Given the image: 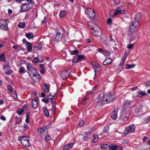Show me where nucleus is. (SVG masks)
<instances>
[{
    "instance_id": "42",
    "label": "nucleus",
    "mask_w": 150,
    "mask_h": 150,
    "mask_svg": "<svg viewBox=\"0 0 150 150\" xmlns=\"http://www.w3.org/2000/svg\"><path fill=\"white\" fill-rule=\"evenodd\" d=\"M48 97L49 99H50L52 102H53V100L54 98V95H52L50 93L48 95Z\"/></svg>"
},
{
    "instance_id": "58",
    "label": "nucleus",
    "mask_w": 150,
    "mask_h": 150,
    "mask_svg": "<svg viewBox=\"0 0 150 150\" xmlns=\"http://www.w3.org/2000/svg\"><path fill=\"white\" fill-rule=\"evenodd\" d=\"M13 71L12 70L9 71H7L5 72V74L7 75H9L11 74L12 73Z\"/></svg>"
},
{
    "instance_id": "17",
    "label": "nucleus",
    "mask_w": 150,
    "mask_h": 150,
    "mask_svg": "<svg viewBox=\"0 0 150 150\" xmlns=\"http://www.w3.org/2000/svg\"><path fill=\"white\" fill-rule=\"evenodd\" d=\"M125 12V11L124 10H121L120 7H118L115 10V11L114 15V16H116L119 14H124Z\"/></svg>"
},
{
    "instance_id": "6",
    "label": "nucleus",
    "mask_w": 150,
    "mask_h": 150,
    "mask_svg": "<svg viewBox=\"0 0 150 150\" xmlns=\"http://www.w3.org/2000/svg\"><path fill=\"white\" fill-rule=\"evenodd\" d=\"M8 20L3 19L0 20V28L4 30H7L8 29L7 22Z\"/></svg>"
},
{
    "instance_id": "23",
    "label": "nucleus",
    "mask_w": 150,
    "mask_h": 150,
    "mask_svg": "<svg viewBox=\"0 0 150 150\" xmlns=\"http://www.w3.org/2000/svg\"><path fill=\"white\" fill-rule=\"evenodd\" d=\"M109 41L110 43L112 45H115L116 46L117 45V44L116 43V42L112 38V36H109Z\"/></svg>"
},
{
    "instance_id": "37",
    "label": "nucleus",
    "mask_w": 150,
    "mask_h": 150,
    "mask_svg": "<svg viewBox=\"0 0 150 150\" xmlns=\"http://www.w3.org/2000/svg\"><path fill=\"white\" fill-rule=\"evenodd\" d=\"M98 139V136L97 134H95L93 136V139L92 140L93 142L95 143L97 142Z\"/></svg>"
},
{
    "instance_id": "52",
    "label": "nucleus",
    "mask_w": 150,
    "mask_h": 150,
    "mask_svg": "<svg viewBox=\"0 0 150 150\" xmlns=\"http://www.w3.org/2000/svg\"><path fill=\"white\" fill-rule=\"evenodd\" d=\"M42 101L46 103V104H48L49 103V100L48 99L46 98H45L43 99H42Z\"/></svg>"
},
{
    "instance_id": "45",
    "label": "nucleus",
    "mask_w": 150,
    "mask_h": 150,
    "mask_svg": "<svg viewBox=\"0 0 150 150\" xmlns=\"http://www.w3.org/2000/svg\"><path fill=\"white\" fill-rule=\"evenodd\" d=\"M82 135L83 136V139L86 140L88 135V133L86 132H83L82 134Z\"/></svg>"
},
{
    "instance_id": "22",
    "label": "nucleus",
    "mask_w": 150,
    "mask_h": 150,
    "mask_svg": "<svg viewBox=\"0 0 150 150\" xmlns=\"http://www.w3.org/2000/svg\"><path fill=\"white\" fill-rule=\"evenodd\" d=\"M44 92L45 93H47L49 92L50 86L47 84H45L44 87Z\"/></svg>"
},
{
    "instance_id": "41",
    "label": "nucleus",
    "mask_w": 150,
    "mask_h": 150,
    "mask_svg": "<svg viewBox=\"0 0 150 150\" xmlns=\"http://www.w3.org/2000/svg\"><path fill=\"white\" fill-rule=\"evenodd\" d=\"M26 37L29 39H31L33 37L32 33H28L25 34Z\"/></svg>"
},
{
    "instance_id": "46",
    "label": "nucleus",
    "mask_w": 150,
    "mask_h": 150,
    "mask_svg": "<svg viewBox=\"0 0 150 150\" xmlns=\"http://www.w3.org/2000/svg\"><path fill=\"white\" fill-rule=\"evenodd\" d=\"M109 127L108 126H105L104 127L103 130V133H107L109 131Z\"/></svg>"
},
{
    "instance_id": "61",
    "label": "nucleus",
    "mask_w": 150,
    "mask_h": 150,
    "mask_svg": "<svg viewBox=\"0 0 150 150\" xmlns=\"http://www.w3.org/2000/svg\"><path fill=\"white\" fill-rule=\"evenodd\" d=\"M145 84L146 86H150V81H148L145 83Z\"/></svg>"
},
{
    "instance_id": "33",
    "label": "nucleus",
    "mask_w": 150,
    "mask_h": 150,
    "mask_svg": "<svg viewBox=\"0 0 150 150\" xmlns=\"http://www.w3.org/2000/svg\"><path fill=\"white\" fill-rule=\"evenodd\" d=\"M135 66V65L133 64H132L131 65L127 64L126 65V69H130L134 68Z\"/></svg>"
},
{
    "instance_id": "4",
    "label": "nucleus",
    "mask_w": 150,
    "mask_h": 150,
    "mask_svg": "<svg viewBox=\"0 0 150 150\" xmlns=\"http://www.w3.org/2000/svg\"><path fill=\"white\" fill-rule=\"evenodd\" d=\"M18 139L23 145L25 146H30L29 140L26 137L21 136L18 138Z\"/></svg>"
},
{
    "instance_id": "50",
    "label": "nucleus",
    "mask_w": 150,
    "mask_h": 150,
    "mask_svg": "<svg viewBox=\"0 0 150 150\" xmlns=\"http://www.w3.org/2000/svg\"><path fill=\"white\" fill-rule=\"evenodd\" d=\"M150 122V121L149 120V117L146 118H145L144 123H148Z\"/></svg>"
},
{
    "instance_id": "38",
    "label": "nucleus",
    "mask_w": 150,
    "mask_h": 150,
    "mask_svg": "<svg viewBox=\"0 0 150 150\" xmlns=\"http://www.w3.org/2000/svg\"><path fill=\"white\" fill-rule=\"evenodd\" d=\"M66 14V12L65 11H61L59 15V17L61 18H62L64 17Z\"/></svg>"
},
{
    "instance_id": "1",
    "label": "nucleus",
    "mask_w": 150,
    "mask_h": 150,
    "mask_svg": "<svg viewBox=\"0 0 150 150\" xmlns=\"http://www.w3.org/2000/svg\"><path fill=\"white\" fill-rule=\"evenodd\" d=\"M115 99V96L113 94L108 93L105 95L102 93L99 94L98 98L97 100V105L102 106L103 104L112 102Z\"/></svg>"
},
{
    "instance_id": "25",
    "label": "nucleus",
    "mask_w": 150,
    "mask_h": 150,
    "mask_svg": "<svg viewBox=\"0 0 150 150\" xmlns=\"http://www.w3.org/2000/svg\"><path fill=\"white\" fill-rule=\"evenodd\" d=\"M74 144H69L65 145L64 147L63 150H68L69 148H72Z\"/></svg>"
},
{
    "instance_id": "59",
    "label": "nucleus",
    "mask_w": 150,
    "mask_h": 150,
    "mask_svg": "<svg viewBox=\"0 0 150 150\" xmlns=\"http://www.w3.org/2000/svg\"><path fill=\"white\" fill-rule=\"evenodd\" d=\"M0 119L1 120L4 121H5L6 120V118L3 115H1V116Z\"/></svg>"
},
{
    "instance_id": "9",
    "label": "nucleus",
    "mask_w": 150,
    "mask_h": 150,
    "mask_svg": "<svg viewBox=\"0 0 150 150\" xmlns=\"http://www.w3.org/2000/svg\"><path fill=\"white\" fill-rule=\"evenodd\" d=\"M71 68H70L67 70H63L61 75V77L63 79H64L68 77L71 71Z\"/></svg>"
},
{
    "instance_id": "32",
    "label": "nucleus",
    "mask_w": 150,
    "mask_h": 150,
    "mask_svg": "<svg viewBox=\"0 0 150 150\" xmlns=\"http://www.w3.org/2000/svg\"><path fill=\"white\" fill-rule=\"evenodd\" d=\"M25 23L20 22L18 25V27L20 28H24L25 27Z\"/></svg>"
},
{
    "instance_id": "57",
    "label": "nucleus",
    "mask_w": 150,
    "mask_h": 150,
    "mask_svg": "<svg viewBox=\"0 0 150 150\" xmlns=\"http://www.w3.org/2000/svg\"><path fill=\"white\" fill-rule=\"evenodd\" d=\"M112 22V20L111 18H109L107 21V23L108 24H110Z\"/></svg>"
},
{
    "instance_id": "11",
    "label": "nucleus",
    "mask_w": 150,
    "mask_h": 150,
    "mask_svg": "<svg viewBox=\"0 0 150 150\" xmlns=\"http://www.w3.org/2000/svg\"><path fill=\"white\" fill-rule=\"evenodd\" d=\"M135 129V126L133 125H131L129 127L125 129L124 134L127 135L129 132H131L134 131Z\"/></svg>"
},
{
    "instance_id": "56",
    "label": "nucleus",
    "mask_w": 150,
    "mask_h": 150,
    "mask_svg": "<svg viewBox=\"0 0 150 150\" xmlns=\"http://www.w3.org/2000/svg\"><path fill=\"white\" fill-rule=\"evenodd\" d=\"M84 125V122L83 120H81L79 122V126L81 127L83 126Z\"/></svg>"
},
{
    "instance_id": "60",
    "label": "nucleus",
    "mask_w": 150,
    "mask_h": 150,
    "mask_svg": "<svg viewBox=\"0 0 150 150\" xmlns=\"http://www.w3.org/2000/svg\"><path fill=\"white\" fill-rule=\"evenodd\" d=\"M133 46V44H130L127 45V47L128 49H130L132 48Z\"/></svg>"
},
{
    "instance_id": "24",
    "label": "nucleus",
    "mask_w": 150,
    "mask_h": 150,
    "mask_svg": "<svg viewBox=\"0 0 150 150\" xmlns=\"http://www.w3.org/2000/svg\"><path fill=\"white\" fill-rule=\"evenodd\" d=\"M120 118L123 121L125 122L128 120V117L122 113L120 115Z\"/></svg>"
},
{
    "instance_id": "43",
    "label": "nucleus",
    "mask_w": 150,
    "mask_h": 150,
    "mask_svg": "<svg viewBox=\"0 0 150 150\" xmlns=\"http://www.w3.org/2000/svg\"><path fill=\"white\" fill-rule=\"evenodd\" d=\"M24 112V110L22 109H19L17 110V113L19 115H21Z\"/></svg>"
},
{
    "instance_id": "20",
    "label": "nucleus",
    "mask_w": 150,
    "mask_h": 150,
    "mask_svg": "<svg viewBox=\"0 0 150 150\" xmlns=\"http://www.w3.org/2000/svg\"><path fill=\"white\" fill-rule=\"evenodd\" d=\"M126 57L127 56L125 54L124 57L122 58V60L118 65L120 68H122L123 66L124 63L125 62Z\"/></svg>"
},
{
    "instance_id": "53",
    "label": "nucleus",
    "mask_w": 150,
    "mask_h": 150,
    "mask_svg": "<svg viewBox=\"0 0 150 150\" xmlns=\"http://www.w3.org/2000/svg\"><path fill=\"white\" fill-rule=\"evenodd\" d=\"M107 146H108V144H102L100 145V146L101 148L103 149H105L107 148Z\"/></svg>"
},
{
    "instance_id": "14",
    "label": "nucleus",
    "mask_w": 150,
    "mask_h": 150,
    "mask_svg": "<svg viewBox=\"0 0 150 150\" xmlns=\"http://www.w3.org/2000/svg\"><path fill=\"white\" fill-rule=\"evenodd\" d=\"M87 24L89 29H91V30H93L95 29H99V26L95 24L94 23L91 21L87 23Z\"/></svg>"
},
{
    "instance_id": "8",
    "label": "nucleus",
    "mask_w": 150,
    "mask_h": 150,
    "mask_svg": "<svg viewBox=\"0 0 150 150\" xmlns=\"http://www.w3.org/2000/svg\"><path fill=\"white\" fill-rule=\"evenodd\" d=\"M31 9L30 4L25 3L23 4L21 6V11L23 12H27Z\"/></svg>"
},
{
    "instance_id": "47",
    "label": "nucleus",
    "mask_w": 150,
    "mask_h": 150,
    "mask_svg": "<svg viewBox=\"0 0 150 150\" xmlns=\"http://www.w3.org/2000/svg\"><path fill=\"white\" fill-rule=\"evenodd\" d=\"M78 50H76L74 51H72L70 53V54L71 55H75V54H78Z\"/></svg>"
},
{
    "instance_id": "18",
    "label": "nucleus",
    "mask_w": 150,
    "mask_h": 150,
    "mask_svg": "<svg viewBox=\"0 0 150 150\" xmlns=\"http://www.w3.org/2000/svg\"><path fill=\"white\" fill-rule=\"evenodd\" d=\"M26 48L28 52H31L32 50V45L30 42H27L26 44Z\"/></svg>"
},
{
    "instance_id": "48",
    "label": "nucleus",
    "mask_w": 150,
    "mask_h": 150,
    "mask_svg": "<svg viewBox=\"0 0 150 150\" xmlns=\"http://www.w3.org/2000/svg\"><path fill=\"white\" fill-rule=\"evenodd\" d=\"M40 60L38 57H36L33 60V63H37L39 62Z\"/></svg>"
},
{
    "instance_id": "2",
    "label": "nucleus",
    "mask_w": 150,
    "mask_h": 150,
    "mask_svg": "<svg viewBox=\"0 0 150 150\" xmlns=\"http://www.w3.org/2000/svg\"><path fill=\"white\" fill-rule=\"evenodd\" d=\"M138 24L136 23L133 21L131 22L129 28V31L128 35L130 37H134L135 36V30Z\"/></svg>"
},
{
    "instance_id": "16",
    "label": "nucleus",
    "mask_w": 150,
    "mask_h": 150,
    "mask_svg": "<svg viewBox=\"0 0 150 150\" xmlns=\"http://www.w3.org/2000/svg\"><path fill=\"white\" fill-rule=\"evenodd\" d=\"M37 100L38 98L36 97L32 101L31 107L34 109H35L38 106V104Z\"/></svg>"
},
{
    "instance_id": "3",
    "label": "nucleus",
    "mask_w": 150,
    "mask_h": 150,
    "mask_svg": "<svg viewBox=\"0 0 150 150\" xmlns=\"http://www.w3.org/2000/svg\"><path fill=\"white\" fill-rule=\"evenodd\" d=\"M64 33V31L62 28L58 29L57 33L54 36V40L56 41H60L61 40Z\"/></svg>"
},
{
    "instance_id": "21",
    "label": "nucleus",
    "mask_w": 150,
    "mask_h": 150,
    "mask_svg": "<svg viewBox=\"0 0 150 150\" xmlns=\"http://www.w3.org/2000/svg\"><path fill=\"white\" fill-rule=\"evenodd\" d=\"M112 60L110 58L106 59L103 62V64L104 65H107L110 64L112 63Z\"/></svg>"
},
{
    "instance_id": "30",
    "label": "nucleus",
    "mask_w": 150,
    "mask_h": 150,
    "mask_svg": "<svg viewBox=\"0 0 150 150\" xmlns=\"http://www.w3.org/2000/svg\"><path fill=\"white\" fill-rule=\"evenodd\" d=\"M84 57L85 56L84 55H79L77 57L78 60L74 62V60H73V62H75V63H77L78 61L81 60L82 59H83Z\"/></svg>"
},
{
    "instance_id": "51",
    "label": "nucleus",
    "mask_w": 150,
    "mask_h": 150,
    "mask_svg": "<svg viewBox=\"0 0 150 150\" xmlns=\"http://www.w3.org/2000/svg\"><path fill=\"white\" fill-rule=\"evenodd\" d=\"M45 141L47 142L49 140H50L51 139V137L50 136L47 135L45 137Z\"/></svg>"
},
{
    "instance_id": "54",
    "label": "nucleus",
    "mask_w": 150,
    "mask_h": 150,
    "mask_svg": "<svg viewBox=\"0 0 150 150\" xmlns=\"http://www.w3.org/2000/svg\"><path fill=\"white\" fill-rule=\"evenodd\" d=\"M103 54L105 56H108L110 55V52L108 51H105L103 52Z\"/></svg>"
},
{
    "instance_id": "28",
    "label": "nucleus",
    "mask_w": 150,
    "mask_h": 150,
    "mask_svg": "<svg viewBox=\"0 0 150 150\" xmlns=\"http://www.w3.org/2000/svg\"><path fill=\"white\" fill-rule=\"evenodd\" d=\"M43 111L44 115L46 117H49V111L45 108L44 107L43 108Z\"/></svg>"
},
{
    "instance_id": "27",
    "label": "nucleus",
    "mask_w": 150,
    "mask_h": 150,
    "mask_svg": "<svg viewBox=\"0 0 150 150\" xmlns=\"http://www.w3.org/2000/svg\"><path fill=\"white\" fill-rule=\"evenodd\" d=\"M117 146L115 145H111L108 146V149L109 150H116Z\"/></svg>"
},
{
    "instance_id": "39",
    "label": "nucleus",
    "mask_w": 150,
    "mask_h": 150,
    "mask_svg": "<svg viewBox=\"0 0 150 150\" xmlns=\"http://www.w3.org/2000/svg\"><path fill=\"white\" fill-rule=\"evenodd\" d=\"M5 60V55L4 54H2L0 55V61L1 62H4Z\"/></svg>"
},
{
    "instance_id": "10",
    "label": "nucleus",
    "mask_w": 150,
    "mask_h": 150,
    "mask_svg": "<svg viewBox=\"0 0 150 150\" xmlns=\"http://www.w3.org/2000/svg\"><path fill=\"white\" fill-rule=\"evenodd\" d=\"M47 129L45 127H40L38 129V132L39 134L40 137H42L47 133Z\"/></svg>"
},
{
    "instance_id": "31",
    "label": "nucleus",
    "mask_w": 150,
    "mask_h": 150,
    "mask_svg": "<svg viewBox=\"0 0 150 150\" xmlns=\"http://www.w3.org/2000/svg\"><path fill=\"white\" fill-rule=\"evenodd\" d=\"M32 75L35 77H36V78L38 79H40L41 77L40 75L38 72V71L37 70L36 72L35 71L34 73H33Z\"/></svg>"
},
{
    "instance_id": "5",
    "label": "nucleus",
    "mask_w": 150,
    "mask_h": 150,
    "mask_svg": "<svg viewBox=\"0 0 150 150\" xmlns=\"http://www.w3.org/2000/svg\"><path fill=\"white\" fill-rule=\"evenodd\" d=\"M85 12L87 17L90 19L93 18L95 16L94 10L91 8L87 9Z\"/></svg>"
},
{
    "instance_id": "19",
    "label": "nucleus",
    "mask_w": 150,
    "mask_h": 150,
    "mask_svg": "<svg viewBox=\"0 0 150 150\" xmlns=\"http://www.w3.org/2000/svg\"><path fill=\"white\" fill-rule=\"evenodd\" d=\"M146 93L144 91L140 90L139 91L137 92V97H142L146 95Z\"/></svg>"
},
{
    "instance_id": "29",
    "label": "nucleus",
    "mask_w": 150,
    "mask_h": 150,
    "mask_svg": "<svg viewBox=\"0 0 150 150\" xmlns=\"http://www.w3.org/2000/svg\"><path fill=\"white\" fill-rule=\"evenodd\" d=\"M42 47V45L41 43H37L34 48L35 50H40Z\"/></svg>"
},
{
    "instance_id": "34",
    "label": "nucleus",
    "mask_w": 150,
    "mask_h": 150,
    "mask_svg": "<svg viewBox=\"0 0 150 150\" xmlns=\"http://www.w3.org/2000/svg\"><path fill=\"white\" fill-rule=\"evenodd\" d=\"M96 87H93L92 90L90 91V93L92 96H93L96 93Z\"/></svg>"
},
{
    "instance_id": "64",
    "label": "nucleus",
    "mask_w": 150,
    "mask_h": 150,
    "mask_svg": "<svg viewBox=\"0 0 150 150\" xmlns=\"http://www.w3.org/2000/svg\"><path fill=\"white\" fill-rule=\"evenodd\" d=\"M116 150H123L122 148L120 146H118Z\"/></svg>"
},
{
    "instance_id": "36",
    "label": "nucleus",
    "mask_w": 150,
    "mask_h": 150,
    "mask_svg": "<svg viewBox=\"0 0 150 150\" xmlns=\"http://www.w3.org/2000/svg\"><path fill=\"white\" fill-rule=\"evenodd\" d=\"M25 69L23 67H21L19 68V71L20 73L21 74H24L25 72Z\"/></svg>"
},
{
    "instance_id": "15",
    "label": "nucleus",
    "mask_w": 150,
    "mask_h": 150,
    "mask_svg": "<svg viewBox=\"0 0 150 150\" xmlns=\"http://www.w3.org/2000/svg\"><path fill=\"white\" fill-rule=\"evenodd\" d=\"M118 110V108L115 107L111 112V116L113 119L115 120L117 118V117Z\"/></svg>"
},
{
    "instance_id": "49",
    "label": "nucleus",
    "mask_w": 150,
    "mask_h": 150,
    "mask_svg": "<svg viewBox=\"0 0 150 150\" xmlns=\"http://www.w3.org/2000/svg\"><path fill=\"white\" fill-rule=\"evenodd\" d=\"M7 88L9 92H11L12 91L13 87L11 85H9L7 86Z\"/></svg>"
},
{
    "instance_id": "55",
    "label": "nucleus",
    "mask_w": 150,
    "mask_h": 150,
    "mask_svg": "<svg viewBox=\"0 0 150 150\" xmlns=\"http://www.w3.org/2000/svg\"><path fill=\"white\" fill-rule=\"evenodd\" d=\"M128 142L129 141L128 140L125 139L122 141V143L123 144L125 145L128 143Z\"/></svg>"
},
{
    "instance_id": "12",
    "label": "nucleus",
    "mask_w": 150,
    "mask_h": 150,
    "mask_svg": "<svg viewBox=\"0 0 150 150\" xmlns=\"http://www.w3.org/2000/svg\"><path fill=\"white\" fill-rule=\"evenodd\" d=\"M99 29H95L93 30H91V32L93 35L96 37L100 36L102 33V31L99 27Z\"/></svg>"
},
{
    "instance_id": "44",
    "label": "nucleus",
    "mask_w": 150,
    "mask_h": 150,
    "mask_svg": "<svg viewBox=\"0 0 150 150\" xmlns=\"http://www.w3.org/2000/svg\"><path fill=\"white\" fill-rule=\"evenodd\" d=\"M131 103V102L129 101H126L125 103L123 105V107H126V105L129 106V105H130Z\"/></svg>"
},
{
    "instance_id": "63",
    "label": "nucleus",
    "mask_w": 150,
    "mask_h": 150,
    "mask_svg": "<svg viewBox=\"0 0 150 150\" xmlns=\"http://www.w3.org/2000/svg\"><path fill=\"white\" fill-rule=\"evenodd\" d=\"M13 47L15 49H17L18 48H20V47L16 45H14L13 46Z\"/></svg>"
},
{
    "instance_id": "35",
    "label": "nucleus",
    "mask_w": 150,
    "mask_h": 150,
    "mask_svg": "<svg viewBox=\"0 0 150 150\" xmlns=\"http://www.w3.org/2000/svg\"><path fill=\"white\" fill-rule=\"evenodd\" d=\"M88 100V99L86 97H85L84 98H83V100L81 101V103L82 104L85 105L87 102Z\"/></svg>"
},
{
    "instance_id": "62",
    "label": "nucleus",
    "mask_w": 150,
    "mask_h": 150,
    "mask_svg": "<svg viewBox=\"0 0 150 150\" xmlns=\"http://www.w3.org/2000/svg\"><path fill=\"white\" fill-rule=\"evenodd\" d=\"M134 22L135 23H137L138 24V20L137 19V18L136 17L134 18Z\"/></svg>"
},
{
    "instance_id": "26",
    "label": "nucleus",
    "mask_w": 150,
    "mask_h": 150,
    "mask_svg": "<svg viewBox=\"0 0 150 150\" xmlns=\"http://www.w3.org/2000/svg\"><path fill=\"white\" fill-rule=\"evenodd\" d=\"M16 121L15 125L19 124V123L22 122L21 118L20 117H18L17 116H16L15 117Z\"/></svg>"
},
{
    "instance_id": "13",
    "label": "nucleus",
    "mask_w": 150,
    "mask_h": 150,
    "mask_svg": "<svg viewBox=\"0 0 150 150\" xmlns=\"http://www.w3.org/2000/svg\"><path fill=\"white\" fill-rule=\"evenodd\" d=\"M91 63L92 67L94 70L95 74L96 72H98L101 70L100 66L98 64L94 62H92Z\"/></svg>"
},
{
    "instance_id": "40",
    "label": "nucleus",
    "mask_w": 150,
    "mask_h": 150,
    "mask_svg": "<svg viewBox=\"0 0 150 150\" xmlns=\"http://www.w3.org/2000/svg\"><path fill=\"white\" fill-rule=\"evenodd\" d=\"M29 113L27 112L26 114V118L25 120V122L27 123H28L29 122Z\"/></svg>"
},
{
    "instance_id": "7",
    "label": "nucleus",
    "mask_w": 150,
    "mask_h": 150,
    "mask_svg": "<svg viewBox=\"0 0 150 150\" xmlns=\"http://www.w3.org/2000/svg\"><path fill=\"white\" fill-rule=\"evenodd\" d=\"M27 70L28 71V73L29 76H32L33 73L36 72V70L34 68L30 63H27L26 64Z\"/></svg>"
}]
</instances>
